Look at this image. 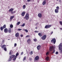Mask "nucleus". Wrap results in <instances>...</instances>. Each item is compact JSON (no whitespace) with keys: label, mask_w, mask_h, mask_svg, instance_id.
Instances as JSON below:
<instances>
[{"label":"nucleus","mask_w":62,"mask_h":62,"mask_svg":"<svg viewBox=\"0 0 62 62\" xmlns=\"http://www.w3.org/2000/svg\"><path fill=\"white\" fill-rule=\"evenodd\" d=\"M0 3H1V2H0Z\"/></svg>","instance_id":"58"},{"label":"nucleus","mask_w":62,"mask_h":62,"mask_svg":"<svg viewBox=\"0 0 62 62\" xmlns=\"http://www.w3.org/2000/svg\"><path fill=\"white\" fill-rule=\"evenodd\" d=\"M57 1H58V0H56Z\"/></svg>","instance_id":"56"},{"label":"nucleus","mask_w":62,"mask_h":62,"mask_svg":"<svg viewBox=\"0 0 62 62\" xmlns=\"http://www.w3.org/2000/svg\"><path fill=\"white\" fill-rule=\"evenodd\" d=\"M15 37L16 38H19V33L18 32H17L16 34L15 35Z\"/></svg>","instance_id":"10"},{"label":"nucleus","mask_w":62,"mask_h":62,"mask_svg":"<svg viewBox=\"0 0 62 62\" xmlns=\"http://www.w3.org/2000/svg\"><path fill=\"white\" fill-rule=\"evenodd\" d=\"M25 8H26V6H25V5H23V9H24Z\"/></svg>","instance_id":"24"},{"label":"nucleus","mask_w":62,"mask_h":62,"mask_svg":"<svg viewBox=\"0 0 62 62\" xmlns=\"http://www.w3.org/2000/svg\"><path fill=\"white\" fill-rule=\"evenodd\" d=\"M28 2H30V1H31L30 0H27Z\"/></svg>","instance_id":"50"},{"label":"nucleus","mask_w":62,"mask_h":62,"mask_svg":"<svg viewBox=\"0 0 62 62\" xmlns=\"http://www.w3.org/2000/svg\"><path fill=\"white\" fill-rule=\"evenodd\" d=\"M15 56V55H11L10 56V57L11 58H14V57Z\"/></svg>","instance_id":"18"},{"label":"nucleus","mask_w":62,"mask_h":62,"mask_svg":"<svg viewBox=\"0 0 62 62\" xmlns=\"http://www.w3.org/2000/svg\"><path fill=\"white\" fill-rule=\"evenodd\" d=\"M55 52V50L54 49L53 51V52H52V54H54V53Z\"/></svg>","instance_id":"38"},{"label":"nucleus","mask_w":62,"mask_h":62,"mask_svg":"<svg viewBox=\"0 0 62 62\" xmlns=\"http://www.w3.org/2000/svg\"><path fill=\"white\" fill-rule=\"evenodd\" d=\"M14 16H11L10 18V20L11 21V20H12V19H13V18H14Z\"/></svg>","instance_id":"17"},{"label":"nucleus","mask_w":62,"mask_h":62,"mask_svg":"<svg viewBox=\"0 0 62 62\" xmlns=\"http://www.w3.org/2000/svg\"><path fill=\"white\" fill-rule=\"evenodd\" d=\"M3 42H4V41H3Z\"/></svg>","instance_id":"55"},{"label":"nucleus","mask_w":62,"mask_h":62,"mask_svg":"<svg viewBox=\"0 0 62 62\" xmlns=\"http://www.w3.org/2000/svg\"><path fill=\"white\" fill-rule=\"evenodd\" d=\"M51 25H46L45 28H46V29H47V28H49L51 27Z\"/></svg>","instance_id":"7"},{"label":"nucleus","mask_w":62,"mask_h":62,"mask_svg":"<svg viewBox=\"0 0 62 62\" xmlns=\"http://www.w3.org/2000/svg\"><path fill=\"white\" fill-rule=\"evenodd\" d=\"M46 37H47V36L46 35H44L41 38L42 39V40H45V39H46Z\"/></svg>","instance_id":"5"},{"label":"nucleus","mask_w":62,"mask_h":62,"mask_svg":"<svg viewBox=\"0 0 62 62\" xmlns=\"http://www.w3.org/2000/svg\"><path fill=\"white\" fill-rule=\"evenodd\" d=\"M26 38H30V35H28L26 36Z\"/></svg>","instance_id":"34"},{"label":"nucleus","mask_w":62,"mask_h":62,"mask_svg":"<svg viewBox=\"0 0 62 62\" xmlns=\"http://www.w3.org/2000/svg\"><path fill=\"white\" fill-rule=\"evenodd\" d=\"M29 60L30 61H31L32 60V59L31 58H29Z\"/></svg>","instance_id":"39"},{"label":"nucleus","mask_w":62,"mask_h":62,"mask_svg":"<svg viewBox=\"0 0 62 62\" xmlns=\"http://www.w3.org/2000/svg\"><path fill=\"white\" fill-rule=\"evenodd\" d=\"M16 12V11H13V12L11 14H14Z\"/></svg>","instance_id":"31"},{"label":"nucleus","mask_w":62,"mask_h":62,"mask_svg":"<svg viewBox=\"0 0 62 62\" xmlns=\"http://www.w3.org/2000/svg\"><path fill=\"white\" fill-rule=\"evenodd\" d=\"M20 36L21 37H23V35L22 34H21Z\"/></svg>","instance_id":"47"},{"label":"nucleus","mask_w":62,"mask_h":62,"mask_svg":"<svg viewBox=\"0 0 62 62\" xmlns=\"http://www.w3.org/2000/svg\"><path fill=\"white\" fill-rule=\"evenodd\" d=\"M38 35L40 37L42 36V34L40 33H38Z\"/></svg>","instance_id":"25"},{"label":"nucleus","mask_w":62,"mask_h":62,"mask_svg":"<svg viewBox=\"0 0 62 62\" xmlns=\"http://www.w3.org/2000/svg\"><path fill=\"white\" fill-rule=\"evenodd\" d=\"M20 24V22H18L17 23V24L18 25H19V24Z\"/></svg>","instance_id":"36"},{"label":"nucleus","mask_w":62,"mask_h":62,"mask_svg":"<svg viewBox=\"0 0 62 62\" xmlns=\"http://www.w3.org/2000/svg\"><path fill=\"white\" fill-rule=\"evenodd\" d=\"M4 32L5 33H8V29L7 28H6L4 29Z\"/></svg>","instance_id":"11"},{"label":"nucleus","mask_w":62,"mask_h":62,"mask_svg":"<svg viewBox=\"0 0 62 62\" xmlns=\"http://www.w3.org/2000/svg\"><path fill=\"white\" fill-rule=\"evenodd\" d=\"M53 31H52L51 33V35H52V34H53Z\"/></svg>","instance_id":"49"},{"label":"nucleus","mask_w":62,"mask_h":62,"mask_svg":"<svg viewBox=\"0 0 62 62\" xmlns=\"http://www.w3.org/2000/svg\"><path fill=\"white\" fill-rule=\"evenodd\" d=\"M51 41L52 42H53L54 44H55L56 42V39L55 38H53L51 40Z\"/></svg>","instance_id":"6"},{"label":"nucleus","mask_w":62,"mask_h":62,"mask_svg":"<svg viewBox=\"0 0 62 62\" xmlns=\"http://www.w3.org/2000/svg\"><path fill=\"white\" fill-rule=\"evenodd\" d=\"M37 28H38V27H36L35 29H37Z\"/></svg>","instance_id":"52"},{"label":"nucleus","mask_w":62,"mask_h":62,"mask_svg":"<svg viewBox=\"0 0 62 62\" xmlns=\"http://www.w3.org/2000/svg\"><path fill=\"white\" fill-rule=\"evenodd\" d=\"M23 52H22L21 53V55H23Z\"/></svg>","instance_id":"42"},{"label":"nucleus","mask_w":62,"mask_h":62,"mask_svg":"<svg viewBox=\"0 0 62 62\" xmlns=\"http://www.w3.org/2000/svg\"><path fill=\"white\" fill-rule=\"evenodd\" d=\"M59 23L61 25H62V21H60Z\"/></svg>","instance_id":"35"},{"label":"nucleus","mask_w":62,"mask_h":62,"mask_svg":"<svg viewBox=\"0 0 62 62\" xmlns=\"http://www.w3.org/2000/svg\"><path fill=\"white\" fill-rule=\"evenodd\" d=\"M60 29H61V30H62V28H60Z\"/></svg>","instance_id":"51"},{"label":"nucleus","mask_w":62,"mask_h":62,"mask_svg":"<svg viewBox=\"0 0 62 62\" xmlns=\"http://www.w3.org/2000/svg\"><path fill=\"white\" fill-rule=\"evenodd\" d=\"M53 49H54V46H50L49 48V51L51 52L53 50Z\"/></svg>","instance_id":"9"},{"label":"nucleus","mask_w":62,"mask_h":62,"mask_svg":"<svg viewBox=\"0 0 62 62\" xmlns=\"http://www.w3.org/2000/svg\"><path fill=\"white\" fill-rule=\"evenodd\" d=\"M26 5H27V4H26Z\"/></svg>","instance_id":"57"},{"label":"nucleus","mask_w":62,"mask_h":62,"mask_svg":"<svg viewBox=\"0 0 62 62\" xmlns=\"http://www.w3.org/2000/svg\"><path fill=\"white\" fill-rule=\"evenodd\" d=\"M12 59V58L10 57L8 59V61H11Z\"/></svg>","instance_id":"33"},{"label":"nucleus","mask_w":62,"mask_h":62,"mask_svg":"<svg viewBox=\"0 0 62 62\" xmlns=\"http://www.w3.org/2000/svg\"><path fill=\"white\" fill-rule=\"evenodd\" d=\"M9 54L10 55H11V51H10V52H9Z\"/></svg>","instance_id":"48"},{"label":"nucleus","mask_w":62,"mask_h":62,"mask_svg":"<svg viewBox=\"0 0 62 62\" xmlns=\"http://www.w3.org/2000/svg\"><path fill=\"white\" fill-rule=\"evenodd\" d=\"M34 41H37V39H34Z\"/></svg>","instance_id":"44"},{"label":"nucleus","mask_w":62,"mask_h":62,"mask_svg":"<svg viewBox=\"0 0 62 62\" xmlns=\"http://www.w3.org/2000/svg\"><path fill=\"white\" fill-rule=\"evenodd\" d=\"M38 16L39 18H41L42 17V14L41 13H39L38 15Z\"/></svg>","instance_id":"12"},{"label":"nucleus","mask_w":62,"mask_h":62,"mask_svg":"<svg viewBox=\"0 0 62 62\" xmlns=\"http://www.w3.org/2000/svg\"><path fill=\"white\" fill-rule=\"evenodd\" d=\"M31 41V39H29L27 40V42L29 44H30V42Z\"/></svg>","instance_id":"15"},{"label":"nucleus","mask_w":62,"mask_h":62,"mask_svg":"<svg viewBox=\"0 0 62 62\" xmlns=\"http://www.w3.org/2000/svg\"><path fill=\"white\" fill-rule=\"evenodd\" d=\"M25 25V23H23L22 25H21V27H23Z\"/></svg>","instance_id":"28"},{"label":"nucleus","mask_w":62,"mask_h":62,"mask_svg":"<svg viewBox=\"0 0 62 62\" xmlns=\"http://www.w3.org/2000/svg\"><path fill=\"white\" fill-rule=\"evenodd\" d=\"M23 30L25 31L26 32V33H28V30L27 29H23Z\"/></svg>","instance_id":"30"},{"label":"nucleus","mask_w":62,"mask_h":62,"mask_svg":"<svg viewBox=\"0 0 62 62\" xmlns=\"http://www.w3.org/2000/svg\"><path fill=\"white\" fill-rule=\"evenodd\" d=\"M6 28V25L5 24L3 26L1 27L0 28V29L1 31H3V29H4Z\"/></svg>","instance_id":"3"},{"label":"nucleus","mask_w":62,"mask_h":62,"mask_svg":"<svg viewBox=\"0 0 62 62\" xmlns=\"http://www.w3.org/2000/svg\"><path fill=\"white\" fill-rule=\"evenodd\" d=\"M61 0H60V2L61 3Z\"/></svg>","instance_id":"54"},{"label":"nucleus","mask_w":62,"mask_h":62,"mask_svg":"<svg viewBox=\"0 0 62 62\" xmlns=\"http://www.w3.org/2000/svg\"><path fill=\"white\" fill-rule=\"evenodd\" d=\"M39 31H34L35 33H39Z\"/></svg>","instance_id":"37"},{"label":"nucleus","mask_w":62,"mask_h":62,"mask_svg":"<svg viewBox=\"0 0 62 62\" xmlns=\"http://www.w3.org/2000/svg\"><path fill=\"white\" fill-rule=\"evenodd\" d=\"M55 13H57L58 12V9H56L55 10Z\"/></svg>","instance_id":"19"},{"label":"nucleus","mask_w":62,"mask_h":62,"mask_svg":"<svg viewBox=\"0 0 62 62\" xmlns=\"http://www.w3.org/2000/svg\"><path fill=\"white\" fill-rule=\"evenodd\" d=\"M13 8H11L8 11L9 12H11V14L13 12Z\"/></svg>","instance_id":"13"},{"label":"nucleus","mask_w":62,"mask_h":62,"mask_svg":"<svg viewBox=\"0 0 62 62\" xmlns=\"http://www.w3.org/2000/svg\"><path fill=\"white\" fill-rule=\"evenodd\" d=\"M37 48L38 50H39L41 49V46L40 45H39L37 47Z\"/></svg>","instance_id":"14"},{"label":"nucleus","mask_w":62,"mask_h":62,"mask_svg":"<svg viewBox=\"0 0 62 62\" xmlns=\"http://www.w3.org/2000/svg\"><path fill=\"white\" fill-rule=\"evenodd\" d=\"M62 43H61L59 45V50H60V53H62V47H62Z\"/></svg>","instance_id":"2"},{"label":"nucleus","mask_w":62,"mask_h":62,"mask_svg":"<svg viewBox=\"0 0 62 62\" xmlns=\"http://www.w3.org/2000/svg\"><path fill=\"white\" fill-rule=\"evenodd\" d=\"M19 55V52H17L16 54V57H17V56Z\"/></svg>","instance_id":"27"},{"label":"nucleus","mask_w":62,"mask_h":62,"mask_svg":"<svg viewBox=\"0 0 62 62\" xmlns=\"http://www.w3.org/2000/svg\"><path fill=\"white\" fill-rule=\"evenodd\" d=\"M17 46V44L15 43L14 45V46L15 47H16Z\"/></svg>","instance_id":"45"},{"label":"nucleus","mask_w":62,"mask_h":62,"mask_svg":"<svg viewBox=\"0 0 62 62\" xmlns=\"http://www.w3.org/2000/svg\"><path fill=\"white\" fill-rule=\"evenodd\" d=\"M56 8L58 10L59 9V7L58 6H57L56 7Z\"/></svg>","instance_id":"43"},{"label":"nucleus","mask_w":62,"mask_h":62,"mask_svg":"<svg viewBox=\"0 0 62 62\" xmlns=\"http://www.w3.org/2000/svg\"><path fill=\"white\" fill-rule=\"evenodd\" d=\"M39 59V56H37L35 57L34 60L35 61H38Z\"/></svg>","instance_id":"8"},{"label":"nucleus","mask_w":62,"mask_h":62,"mask_svg":"<svg viewBox=\"0 0 62 62\" xmlns=\"http://www.w3.org/2000/svg\"><path fill=\"white\" fill-rule=\"evenodd\" d=\"M46 61H49V57L48 56H47L46 57Z\"/></svg>","instance_id":"20"},{"label":"nucleus","mask_w":62,"mask_h":62,"mask_svg":"<svg viewBox=\"0 0 62 62\" xmlns=\"http://www.w3.org/2000/svg\"><path fill=\"white\" fill-rule=\"evenodd\" d=\"M25 14V12H23L21 14V15L22 16H24Z\"/></svg>","instance_id":"16"},{"label":"nucleus","mask_w":62,"mask_h":62,"mask_svg":"<svg viewBox=\"0 0 62 62\" xmlns=\"http://www.w3.org/2000/svg\"><path fill=\"white\" fill-rule=\"evenodd\" d=\"M33 51H31V52H30V54L31 55H32V54H33Z\"/></svg>","instance_id":"29"},{"label":"nucleus","mask_w":62,"mask_h":62,"mask_svg":"<svg viewBox=\"0 0 62 62\" xmlns=\"http://www.w3.org/2000/svg\"><path fill=\"white\" fill-rule=\"evenodd\" d=\"M49 52H47V53H46V55H48L49 54Z\"/></svg>","instance_id":"40"},{"label":"nucleus","mask_w":62,"mask_h":62,"mask_svg":"<svg viewBox=\"0 0 62 62\" xmlns=\"http://www.w3.org/2000/svg\"><path fill=\"white\" fill-rule=\"evenodd\" d=\"M10 27L11 28H13V25L11 24Z\"/></svg>","instance_id":"32"},{"label":"nucleus","mask_w":62,"mask_h":62,"mask_svg":"<svg viewBox=\"0 0 62 62\" xmlns=\"http://www.w3.org/2000/svg\"><path fill=\"white\" fill-rule=\"evenodd\" d=\"M10 8V7L9 6H8V8Z\"/></svg>","instance_id":"53"},{"label":"nucleus","mask_w":62,"mask_h":62,"mask_svg":"<svg viewBox=\"0 0 62 62\" xmlns=\"http://www.w3.org/2000/svg\"><path fill=\"white\" fill-rule=\"evenodd\" d=\"M29 15L28 13H27L26 14L25 17H24V19H26V20H28L29 19Z\"/></svg>","instance_id":"1"},{"label":"nucleus","mask_w":62,"mask_h":62,"mask_svg":"<svg viewBox=\"0 0 62 62\" xmlns=\"http://www.w3.org/2000/svg\"><path fill=\"white\" fill-rule=\"evenodd\" d=\"M6 47V46L5 45H3L2 46H1V47L2 48H4V50L5 51H7V48L6 47Z\"/></svg>","instance_id":"4"},{"label":"nucleus","mask_w":62,"mask_h":62,"mask_svg":"<svg viewBox=\"0 0 62 62\" xmlns=\"http://www.w3.org/2000/svg\"><path fill=\"white\" fill-rule=\"evenodd\" d=\"M55 54H58V52L57 51L55 52Z\"/></svg>","instance_id":"41"},{"label":"nucleus","mask_w":62,"mask_h":62,"mask_svg":"<svg viewBox=\"0 0 62 62\" xmlns=\"http://www.w3.org/2000/svg\"><path fill=\"white\" fill-rule=\"evenodd\" d=\"M11 29L10 28L9 29H8V31L9 33H11Z\"/></svg>","instance_id":"22"},{"label":"nucleus","mask_w":62,"mask_h":62,"mask_svg":"<svg viewBox=\"0 0 62 62\" xmlns=\"http://www.w3.org/2000/svg\"><path fill=\"white\" fill-rule=\"evenodd\" d=\"M26 56H25L24 57L23 60V61H25V60H26Z\"/></svg>","instance_id":"23"},{"label":"nucleus","mask_w":62,"mask_h":62,"mask_svg":"<svg viewBox=\"0 0 62 62\" xmlns=\"http://www.w3.org/2000/svg\"><path fill=\"white\" fill-rule=\"evenodd\" d=\"M22 29H18V31H21V30H22Z\"/></svg>","instance_id":"46"},{"label":"nucleus","mask_w":62,"mask_h":62,"mask_svg":"<svg viewBox=\"0 0 62 62\" xmlns=\"http://www.w3.org/2000/svg\"><path fill=\"white\" fill-rule=\"evenodd\" d=\"M46 4V1H44L42 3L43 5L44 6L45 4Z\"/></svg>","instance_id":"21"},{"label":"nucleus","mask_w":62,"mask_h":62,"mask_svg":"<svg viewBox=\"0 0 62 62\" xmlns=\"http://www.w3.org/2000/svg\"><path fill=\"white\" fill-rule=\"evenodd\" d=\"M16 58H17V57H16L15 56L14 57V58L13 59V61H15V60L16 59Z\"/></svg>","instance_id":"26"}]
</instances>
